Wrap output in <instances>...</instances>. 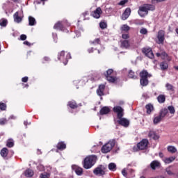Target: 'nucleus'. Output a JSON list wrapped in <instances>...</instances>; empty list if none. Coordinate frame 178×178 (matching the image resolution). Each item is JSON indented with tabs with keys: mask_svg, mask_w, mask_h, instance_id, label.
I'll use <instances>...</instances> for the list:
<instances>
[{
	"mask_svg": "<svg viewBox=\"0 0 178 178\" xmlns=\"http://www.w3.org/2000/svg\"><path fill=\"white\" fill-rule=\"evenodd\" d=\"M37 22L35 21V18L31 16L29 17V26H35Z\"/></svg>",
	"mask_w": 178,
	"mask_h": 178,
	"instance_id": "30",
	"label": "nucleus"
},
{
	"mask_svg": "<svg viewBox=\"0 0 178 178\" xmlns=\"http://www.w3.org/2000/svg\"><path fill=\"white\" fill-rule=\"evenodd\" d=\"M23 44L24 45H27V47H30L31 45V43L29 42V41H24Z\"/></svg>",
	"mask_w": 178,
	"mask_h": 178,
	"instance_id": "55",
	"label": "nucleus"
},
{
	"mask_svg": "<svg viewBox=\"0 0 178 178\" xmlns=\"http://www.w3.org/2000/svg\"><path fill=\"white\" fill-rule=\"evenodd\" d=\"M157 101L159 104H165V102L166 101V96L165 95H159L157 97Z\"/></svg>",
	"mask_w": 178,
	"mask_h": 178,
	"instance_id": "24",
	"label": "nucleus"
},
{
	"mask_svg": "<svg viewBox=\"0 0 178 178\" xmlns=\"http://www.w3.org/2000/svg\"><path fill=\"white\" fill-rule=\"evenodd\" d=\"M159 156L160 158H163V156H164L163 153V152H159Z\"/></svg>",
	"mask_w": 178,
	"mask_h": 178,
	"instance_id": "59",
	"label": "nucleus"
},
{
	"mask_svg": "<svg viewBox=\"0 0 178 178\" xmlns=\"http://www.w3.org/2000/svg\"><path fill=\"white\" fill-rule=\"evenodd\" d=\"M93 173L95 175V176H104L105 175V168L100 165L93 170Z\"/></svg>",
	"mask_w": 178,
	"mask_h": 178,
	"instance_id": "11",
	"label": "nucleus"
},
{
	"mask_svg": "<svg viewBox=\"0 0 178 178\" xmlns=\"http://www.w3.org/2000/svg\"><path fill=\"white\" fill-rule=\"evenodd\" d=\"M113 111L115 113H117L118 119H121L124 115V110L120 106H115L113 107Z\"/></svg>",
	"mask_w": 178,
	"mask_h": 178,
	"instance_id": "7",
	"label": "nucleus"
},
{
	"mask_svg": "<svg viewBox=\"0 0 178 178\" xmlns=\"http://www.w3.org/2000/svg\"><path fill=\"white\" fill-rule=\"evenodd\" d=\"M122 175H123L124 176V177H126L127 176V172H126L125 169H123L122 170Z\"/></svg>",
	"mask_w": 178,
	"mask_h": 178,
	"instance_id": "56",
	"label": "nucleus"
},
{
	"mask_svg": "<svg viewBox=\"0 0 178 178\" xmlns=\"http://www.w3.org/2000/svg\"><path fill=\"white\" fill-rule=\"evenodd\" d=\"M130 47V42L127 40H121V48H125L127 49Z\"/></svg>",
	"mask_w": 178,
	"mask_h": 178,
	"instance_id": "25",
	"label": "nucleus"
},
{
	"mask_svg": "<svg viewBox=\"0 0 178 178\" xmlns=\"http://www.w3.org/2000/svg\"><path fill=\"white\" fill-rule=\"evenodd\" d=\"M121 31H125V32L129 31H130V26H129L127 24H124L121 27Z\"/></svg>",
	"mask_w": 178,
	"mask_h": 178,
	"instance_id": "39",
	"label": "nucleus"
},
{
	"mask_svg": "<svg viewBox=\"0 0 178 178\" xmlns=\"http://www.w3.org/2000/svg\"><path fill=\"white\" fill-rule=\"evenodd\" d=\"M67 106H70L71 109H77L79 104L74 100H72L67 102Z\"/></svg>",
	"mask_w": 178,
	"mask_h": 178,
	"instance_id": "19",
	"label": "nucleus"
},
{
	"mask_svg": "<svg viewBox=\"0 0 178 178\" xmlns=\"http://www.w3.org/2000/svg\"><path fill=\"white\" fill-rule=\"evenodd\" d=\"M135 24H136V26H143V24H144V19H136Z\"/></svg>",
	"mask_w": 178,
	"mask_h": 178,
	"instance_id": "43",
	"label": "nucleus"
},
{
	"mask_svg": "<svg viewBox=\"0 0 178 178\" xmlns=\"http://www.w3.org/2000/svg\"><path fill=\"white\" fill-rule=\"evenodd\" d=\"M20 40L21 41H26L27 40V35L22 34L20 35Z\"/></svg>",
	"mask_w": 178,
	"mask_h": 178,
	"instance_id": "52",
	"label": "nucleus"
},
{
	"mask_svg": "<svg viewBox=\"0 0 178 178\" xmlns=\"http://www.w3.org/2000/svg\"><path fill=\"white\" fill-rule=\"evenodd\" d=\"M176 159V156H172L165 159L166 163H172Z\"/></svg>",
	"mask_w": 178,
	"mask_h": 178,
	"instance_id": "46",
	"label": "nucleus"
},
{
	"mask_svg": "<svg viewBox=\"0 0 178 178\" xmlns=\"http://www.w3.org/2000/svg\"><path fill=\"white\" fill-rule=\"evenodd\" d=\"M8 154H9V149H8L6 147L3 148L0 152V154L3 157V159H9V157H8Z\"/></svg>",
	"mask_w": 178,
	"mask_h": 178,
	"instance_id": "17",
	"label": "nucleus"
},
{
	"mask_svg": "<svg viewBox=\"0 0 178 178\" xmlns=\"http://www.w3.org/2000/svg\"><path fill=\"white\" fill-rule=\"evenodd\" d=\"M174 69H175V70H178V66H175Z\"/></svg>",
	"mask_w": 178,
	"mask_h": 178,
	"instance_id": "62",
	"label": "nucleus"
},
{
	"mask_svg": "<svg viewBox=\"0 0 178 178\" xmlns=\"http://www.w3.org/2000/svg\"><path fill=\"white\" fill-rule=\"evenodd\" d=\"M149 144V142L148 141V139H143L137 144V148H138V149H140V151L147 149L148 148Z\"/></svg>",
	"mask_w": 178,
	"mask_h": 178,
	"instance_id": "8",
	"label": "nucleus"
},
{
	"mask_svg": "<svg viewBox=\"0 0 178 178\" xmlns=\"http://www.w3.org/2000/svg\"><path fill=\"white\" fill-rule=\"evenodd\" d=\"M145 108L147 109V113L151 115V113L154 111V106L152 104H148L145 106Z\"/></svg>",
	"mask_w": 178,
	"mask_h": 178,
	"instance_id": "28",
	"label": "nucleus"
},
{
	"mask_svg": "<svg viewBox=\"0 0 178 178\" xmlns=\"http://www.w3.org/2000/svg\"><path fill=\"white\" fill-rule=\"evenodd\" d=\"M56 148L58 151H63L64 149H66V143L63 141L58 142L56 145Z\"/></svg>",
	"mask_w": 178,
	"mask_h": 178,
	"instance_id": "18",
	"label": "nucleus"
},
{
	"mask_svg": "<svg viewBox=\"0 0 178 178\" xmlns=\"http://www.w3.org/2000/svg\"><path fill=\"white\" fill-rule=\"evenodd\" d=\"M105 91V84H100L97 90V94L99 97H104Z\"/></svg>",
	"mask_w": 178,
	"mask_h": 178,
	"instance_id": "15",
	"label": "nucleus"
},
{
	"mask_svg": "<svg viewBox=\"0 0 178 178\" xmlns=\"http://www.w3.org/2000/svg\"><path fill=\"white\" fill-rule=\"evenodd\" d=\"M54 29L55 30H63V24H62L61 21H58L57 23H56L54 26Z\"/></svg>",
	"mask_w": 178,
	"mask_h": 178,
	"instance_id": "23",
	"label": "nucleus"
},
{
	"mask_svg": "<svg viewBox=\"0 0 178 178\" xmlns=\"http://www.w3.org/2000/svg\"><path fill=\"white\" fill-rule=\"evenodd\" d=\"M72 169L77 176H81V175H83V168L78 167L77 165H73Z\"/></svg>",
	"mask_w": 178,
	"mask_h": 178,
	"instance_id": "20",
	"label": "nucleus"
},
{
	"mask_svg": "<svg viewBox=\"0 0 178 178\" xmlns=\"http://www.w3.org/2000/svg\"><path fill=\"white\" fill-rule=\"evenodd\" d=\"M115 140H109L107 143L102 147V154H108V152H111L113 147H115Z\"/></svg>",
	"mask_w": 178,
	"mask_h": 178,
	"instance_id": "5",
	"label": "nucleus"
},
{
	"mask_svg": "<svg viewBox=\"0 0 178 178\" xmlns=\"http://www.w3.org/2000/svg\"><path fill=\"white\" fill-rule=\"evenodd\" d=\"M143 54H145L147 58H149V59H154L155 58V56L154 55V52H152V49L151 47L149 48H143L142 50Z\"/></svg>",
	"mask_w": 178,
	"mask_h": 178,
	"instance_id": "10",
	"label": "nucleus"
},
{
	"mask_svg": "<svg viewBox=\"0 0 178 178\" xmlns=\"http://www.w3.org/2000/svg\"><path fill=\"white\" fill-rule=\"evenodd\" d=\"M165 87L168 91H175V89H173V86L170 83H166Z\"/></svg>",
	"mask_w": 178,
	"mask_h": 178,
	"instance_id": "44",
	"label": "nucleus"
},
{
	"mask_svg": "<svg viewBox=\"0 0 178 178\" xmlns=\"http://www.w3.org/2000/svg\"><path fill=\"white\" fill-rule=\"evenodd\" d=\"M157 44L163 45V42H165V31L159 30L157 33Z\"/></svg>",
	"mask_w": 178,
	"mask_h": 178,
	"instance_id": "9",
	"label": "nucleus"
},
{
	"mask_svg": "<svg viewBox=\"0 0 178 178\" xmlns=\"http://www.w3.org/2000/svg\"><path fill=\"white\" fill-rule=\"evenodd\" d=\"M108 169L111 172H115L116 170V164L115 163H111L108 164Z\"/></svg>",
	"mask_w": 178,
	"mask_h": 178,
	"instance_id": "35",
	"label": "nucleus"
},
{
	"mask_svg": "<svg viewBox=\"0 0 178 178\" xmlns=\"http://www.w3.org/2000/svg\"><path fill=\"white\" fill-rule=\"evenodd\" d=\"M161 59H163V60H165V59L170 60L169 56L165 51L161 52Z\"/></svg>",
	"mask_w": 178,
	"mask_h": 178,
	"instance_id": "40",
	"label": "nucleus"
},
{
	"mask_svg": "<svg viewBox=\"0 0 178 178\" xmlns=\"http://www.w3.org/2000/svg\"><path fill=\"white\" fill-rule=\"evenodd\" d=\"M160 67L161 70H168V67H169V63L166 61H162L160 63Z\"/></svg>",
	"mask_w": 178,
	"mask_h": 178,
	"instance_id": "26",
	"label": "nucleus"
},
{
	"mask_svg": "<svg viewBox=\"0 0 178 178\" xmlns=\"http://www.w3.org/2000/svg\"><path fill=\"white\" fill-rule=\"evenodd\" d=\"M167 113H169V111L168 110V108H163L161 110L159 115L163 118H165V116H166Z\"/></svg>",
	"mask_w": 178,
	"mask_h": 178,
	"instance_id": "31",
	"label": "nucleus"
},
{
	"mask_svg": "<svg viewBox=\"0 0 178 178\" xmlns=\"http://www.w3.org/2000/svg\"><path fill=\"white\" fill-rule=\"evenodd\" d=\"M88 52L89 54H92V52H94V48L92 47V48L88 49Z\"/></svg>",
	"mask_w": 178,
	"mask_h": 178,
	"instance_id": "57",
	"label": "nucleus"
},
{
	"mask_svg": "<svg viewBox=\"0 0 178 178\" xmlns=\"http://www.w3.org/2000/svg\"><path fill=\"white\" fill-rule=\"evenodd\" d=\"M22 83H27L29 81V77L28 76H24L22 79Z\"/></svg>",
	"mask_w": 178,
	"mask_h": 178,
	"instance_id": "54",
	"label": "nucleus"
},
{
	"mask_svg": "<svg viewBox=\"0 0 178 178\" xmlns=\"http://www.w3.org/2000/svg\"><path fill=\"white\" fill-rule=\"evenodd\" d=\"M176 178H178V172L176 174Z\"/></svg>",
	"mask_w": 178,
	"mask_h": 178,
	"instance_id": "64",
	"label": "nucleus"
},
{
	"mask_svg": "<svg viewBox=\"0 0 178 178\" xmlns=\"http://www.w3.org/2000/svg\"><path fill=\"white\" fill-rule=\"evenodd\" d=\"M97 162V156L90 155L86 156L83 161L84 169H91Z\"/></svg>",
	"mask_w": 178,
	"mask_h": 178,
	"instance_id": "2",
	"label": "nucleus"
},
{
	"mask_svg": "<svg viewBox=\"0 0 178 178\" xmlns=\"http://www.w3.org/2000/svg\"><path fill=\"white\" fill-rule=\"evenodd\" d=\"M118 119H119V120H118V124H120V126H123V127H129V125L130 124V121H129V120L123 117Z\"/></svg>",
	"mask_w": 178,
	"mask_h": 178,
	"instance_id": "12",
	"label": "nucleus"
},
{
	"mask_svg": "<svg viewBox=\"0 0 178 178\" xmlns=\"http://www.w3.org/2000/svg\"><path fill=\"white\" fill-rule=\"evenodd\" d=\"M160 167H161V163H159V161H158L156 160L152 161V163H150V168L153 170H155V169H156V168H160Z\"/></svg>",
	"mask_w": 178,
	"mask_h": 178,
	"instance_id": "21",
	"label": "nucleus"
},
{
	"mask_svg": "<svg viewBox=\"0 0 178 178\" xmlns=\"http://www.w3.org/2000/svg\"><path fill=\"white\" fill-rule=\"evenodd\" d=\"M156 56H157V58H159V56H161V54H160V53H156Z\"/></svg>",
	"mask_w": 178,
	"mask_h": 178,
	"instance_id": "60",
	"label": "nucleus"
},
{
	"mask_svg": "<svg viewBox=\"0 0 178 178\" xmlns=\"http://www.w3.org/2000/svg\"><path fill=\"white\" fill-rule=\"evenodd\" d=\"M149 138L152 140H159V136L155 131H149L148 134Z\"/></svg>",
	"mask_w": 178,
	"mask_h": 178,
	"instance_id": "16",
	"label": "nucleus"
},
{
	"mask_svg": "<svg viewBox=\"0 0 178 178\" xmlns=\"http://www.w3.org/2000/svg\"><path fill=\"white\" fill-rule=\"evenodd\" d=\"M24 124H25V126H27V122L25 121V122H24Z\"/></svg>",
	"mask_w": 178,
	"mask_h": 178,
	"instance_id": "63",
	"label": "nucleus"
},
{
	"mask_svg": "<svg viewBox=\"0 0 178 178\" xmlns=\"http://www.w3.org/2000/svg\"><path fill=\"white\" fill-rule=\"evenodd\" d=\"M7 123H8V120H6V118H1L0 119L1 126H3V124H6Z\"/></svg>",
	"mask_w": 178,
	"mask_h": 178,
	"instance_id": "49",
	"label": "nucleus"
},
{
	"mask_svg": "<svg viewBox=\"0 0 178 178\" xmlns=\"http://www.w3.org/2000/svg\"><path fill=\"white\" fill-rule=\"evenodd\" d=\"M92 45H99L101 44V39L96 38L93 41L90 42Z\"/></svg>",
	"mask_w": 178,
	"mask_h": 178,
	"instance_id": "37",
	"label": "nucleus"
},
{
	"mask_svg": "<svg viewBox=\"0 0 178 178\" xmlns=\"http://www.w3.org/2000/svg\"><path fill=\"white\" fill-rule=\"evenodd\" d=\"M140 33L143 34V35H145L146 34H148V30H147V29L145 28H142L140 30Z\"/></svg>",
	"mask_w": 178,
	"mask_h": 178,
	"instance_id": "48",
	"label": "nucleus"
},
{
	"mask_svg": "<svg viewBox=\"0 0 178 178\" xmlns=\"http://www.w3.org/2000/svg\"><path fill=\"white\" fill-rule=\"evenodd\" d=\"M69 59H72L70 53H65V51H61L60 53H58V60H60V62H62V63H63L65 65H67Z\"/></svg>",
	"mask_w": 178,
	"mask_h": 178,
	"instance_id": "4",
	"label": "nucleus"
},
{
	"mask_svg": "<svg viewBox=\"0 0 178 178\" xmlns=\"http://www.w3.org/2000/svg\"><path fill=\"white\" fill-rule=\"evenodd\" d=\"M14 21L15 23H20L22 20V17L19 16V12H16L13 15Z\"/></svg>",
	"mask_w": 178,
	"mask_h": 178,
	"instance_id": "27",
	"label": "nucleus"
},
{
	"mask_svg": "<svg viewBox=\"0 0 178 178\" xmlns=\"http://www.w3.org/2000/svg\"><path fill=\"white\" fill-rule=\"evenodd\" d=\"M167 149L168 152H170L171 154H175V152H177V149H176L175 146H168Z\"/></svg>",
	"mask_w": 178,
	"mask_h": 178,
	"instance_id": "34",
	"label": "nucleus"
},
{
	"mask_svg": "<svg viewBox=\"0 0 178 178\" xmlns=\"http://www.w3.org/2000/svg\"><path fill=\"white\" fill-rule=\"evenodd\" d=\"M7 24H8V20L4 19L0 20V26L1 27H6Z\"/></svg>",
	"mask_w": 178,
	"mask_h": 178,
	"instance_id": "41",
	"label": "nucleus"
},
{
	"mask_svg": "<svg viewBox=\"0 0 178 178\" xmlns=\"http://www.w3.org/2000/svg\"><path fill=\"white\" fill-rule=\"evenodd\" d=\"M99 27H100V29H102V30L106 29V27H107L106 23L104 22H101L99 23Z\"/></svg>",
	"mask_w": 178,
	"mask_h": 178,
	"instance_id": "47",
	"label": "nucleus"
},
{
	"mask_svg": "<svg viewBox=\"0 0 178 178\" xmlns=\"http://www.w3.org/2000/svg\"><path fill=\"white\" fill-rule=\"evenodd\" d=\"M157 2H163V1H166V0H156Z\"/></svg>",
	"mask_w": 178,
	"mask_h": 178,
	"instance_id": "61",
	"label": "nucleus"
},
{
	"mask_svg": "<svg viewBox=\"0 0 178 178\" xmlns=\"http://www.w3.org/2000/svg\"><path fill=\"white\" fill-rule=\"evenodd\" d=\"M130 15H131V9L130 8H127L122 15V20H127Z\"/></svg>",
	"mask_w": 178,
	"mask_h": 178,
	"instance_id": "14",
	"label": "nucleus"
},
{
	"mask_svg": "<svg viewBox=\"0 0 178 178\" xmlns=\"http://www.w3.org/2000/svg\"><path fill=\"white\" fill-rule=\"evenodd\" d=\"M128 77H129V79H133L134 80L137 79L136 73L131 70L129 71Z\"/></svg>",
	"mask_w": 178,
	"mask_h": 178,
	"instance_id": "32",
	"label": "nucleus"
},
{
	"mask_svg": "<svg viewBox=\"0 0 178 178\" xmlns=\"http://www.w3.org/2000/svg\"><path fill=\"white\" fill-rule=\"evenodd\" d=\"M104 76L109 83H116V81H118V77L113 76V70L112 69H108L106 72L104 73Z\"/></svg>",
	"mask_w": 178,
	"mask_h": 178,
	"instance_id": "6",
	"label": "nucleus"
},
{
	"mask_svg": "<svg viewBox=\"0 0 178 178\" xmlns=\"http://www.w3.org/2000/svg\"><path fill=\"white\" fill-rule=\"evenodd\" d=\"M6 108H7L6 104L1 102H0V110L1 111H6Z\"/></svg>",
	"mask_w": 178,
	"mask_h": 178,
	"instance_id": "45",
	"label": "nucleus"
},
{
	"mask_svg": "<svg viewBox=\"0 0 178 178\" xmlns=\"http://www.w3.org/2000/svg\"><path fill=\"white\" fill-rule=\"evenodd\" d=\"M167 109L171 115H175L176 113V110H175V107L173 106H168Z\"/></svg>",
	"mask_w": 178,
	"mask_h": 178,
	"instance_id": "38",
	"label": "nucleus"
},
{
	"mask_svg": "<svg viewBox=\"0 0 178 178\" xmlns=\"http://www.w3.org/2000/svg\"><path fill=\"white\" fill-rule=\"evenodd\" d=\"M14 146H15V142H13V139H8L6 141V147H8V148H12Z\"/></svg>",
	"mask_w": 178,
	"mask_h": 178,
	"instance_id": "33",
	"label": "nucleus"
},
{
	"mask_svg": "<svg viewBox=\"0 0 178 178\" xmlns=\"http://www.w3.org/2000/svg\"><path fill=\"white\" fill-rule=\"evenodd\" d=\"M109 112H111V108H109V107H108V106H104L101 108L99 113L102 115H108V113H109Z\"/></svg>",
	"mask_w": 178,
	"mask_h": 178,
	"instance_id": "22",
	"label": "nucleus"
},
{
	"mask_svg": "<svg viewBox=\"0 0 178 178\" xmlns=\"http://www.w3.org/2000/svg\"><path fill=\"white\" fill-rule=\"evenodd\" d=\"M127 2H129L128 0H122V1H120V2L118 3V5L123 6V5H126V3H127Z\"/></svg>",
	"mask_w": 178,
	"mask_h": 178,
	"instance_id": "51",
	"label": "nucleus"
},
{
	"mask_svg": "<svg viewBox=\"0 0 178 178\" xmlns=\"http://www.w3.org/2000/svg\"><path fill=\"white\" fill-rule=\"evenodd\" d=\"M162 119H163L160 115H159L158 116L155 117L154 118V124H158V123H159V122H161V120H162Z\"/></svg>",
	"mask_w": 178,
	"mask_h": 178,
	"instance_id": "36",
	"label": "nucleus"
},
{
	"mask_svg": "<svg viewBox=\"0 0 178 178\" xmlns=\"http://www.w3.org/2000/svg\"><path fill=\"white\" fill-rule=\"evenodd\" d=\"M139 77L140 79V84L142 86V87H147L148 84H149V81L148 79L152 77V74L148 73V71L147 70H143L139 73Z\"/></svg>",
	"mask_w": 178,
	"mask_h": 178,
	"instance_id": "1",
	"label": "nucleus"
},
{
	"mask_svg": "<svg viewBox=\"0 0 178 178\" xmlns=\"http://www.w3.org/2000/svg\"><path fill=\"white\" fill-rule=\"evenodd\" d=\"M165 172L169 176H175V172H172L170 168H166Z\"/></svg>",
	"mask_w": 178,
	"mask_h": 178,
	"instance_id": "50",
	"label": "nucleus"
},
{
	"mask_svg": "<svg viewBox=\"0 0 178 178\" xmlns=\"http://www.w3.org/2000/svg\"><path fill=\"white\" fill-rule=\"evenodd\" d=\"M43 60H44V62H49V57H44Z\"/></svg>",
	"mask_w": 178,
	"mask_h": 178,
	"instance_id": "58",
	"label": "nucleus"
},
{
	"mask_svg": "<svg viewBox=\"0 0 178 178\" xmlns=\"http://www.w3.org/2000/svg\"><path fill=\"white\" fill-rule=\"evenodd\" d=\"M149 10H155V6L152 4H144L143 6L139 7L138 13L140 17H145L148 15Z\"/></svg>",
	"mask_w": 178,
	"mask_h": 178,
	"instance_id": "3",
	"label": "nucleus"
},
{
	"mask_svg": "<svg viewBox=\"0 0 178 178\" xmlns=\"http://www.w3.org/2000/svg\"><path fill=\"white\" fill-rule=\"evenodd\" d=\"M129 34H127V33H123L122 35V38L124 39V40H127L128 38H129Z\"/></svg>",
	"mask_w": 178,
	"mask_h": 178,
	"instance_id": "53",
	"label": "nucleus"
},
{
	"mask_svg": "<svg viewBox=\"0 0 178 178\" xmlns=\"http://www.w3.org/2000/svg\"><path fill=\"white\" fill-rule=\"evenodd\" d=\"M26 177H33L34 176V172L33 170L28 169L24 172Z\"/></svg>",
	"mask_w": 178,
	"mask_h": 178,
	"instance_id": "29",
	"label": "nucleus"
},
{
	"mask_svg": "<svg viewBox=\"0 0 178 178\" xmlns=\"http://www.w3.org/2000/svg\"><path fill=\"white\" fill-rule=\"evenodd\" d=\"M101 15H102V10L100 7H98L91 13V16H92V17H94L95 19H99V17H101Z\"/></svg>",
	"mask_w": 178,
	"mask_h": 178,
	"instance_id": "13",
	"label": "nucleus"
},
{
	"mask_svg": "<svg viewBox=\"0 0 178 178\" xmlns=\"http://www.w3.org/2000/svg\"><path fill=\"white\" fill-rule=\"evenodd\" d=\"M40 178H49L51 177V174L48 173V172H43L41 173L40 175Z\"/></svg>",
	"mask_w": 178,
	"mask_h": 178,
	"instance_id": "42",
	"label": "nucleus"
}]
</instances>
